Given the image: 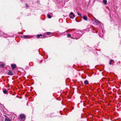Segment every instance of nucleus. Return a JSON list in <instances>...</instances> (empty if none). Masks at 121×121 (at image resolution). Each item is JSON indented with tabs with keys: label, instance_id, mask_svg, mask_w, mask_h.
<instances>
[{
	"label": "nucleus",
	"instance_id": "1",
	"mask_svg": "<svg viewBox=\"0 0 121 121\" xmlns=\"http://www.w3.org/2000/svg\"><path fill=\"white\" fill-rule=\"evenodd\" d=\"M69 17L70 18H73V17H75V16L73 12H71L70 13Z\"/></svg>",
	"mask_w": 121,
	"mask_h": 121
},
{
	"label": "nucleus",
	"instance_id": "2",
	"mask_svg": "<svg viewBox=\"0 0 121 121\" xmlns=\"http://www.w3.org/2000/svg\"><path fill=\"white\" fill-rule=\"evenodd\" d=\"M20 117L22 120L24 119V120L25 118V116L24 114H21L20 115Z\"/></svg>",
	"mask_w": 121,
	"mask_h": 121
},
{
	"label": "nucleus",
	"instance_id": "3",
	"mask_svg": "<svg viewBox=\"0 0 121 121\" xmlns=\"http://www.w3.org/2000/svg\"><path fill=\"white\" fill-rule=\"evenodd\" d=\"M12 68L13 69H14L16 67V65L15 64H12L11 65Z\"/></svg>",
	"mask_w": 121,
	"mask_h": 121
},
{
	"label": "nucleus",
	"instance_id": "4",
	"mask_svg": "<svg viewBox=\"0 0 121 121\" xmlns=\"http://www.w3.org/2000/svg\"><path fill=\"white\" fill-rule=\"evenodd\" d=\"M95 22L96 23H99L100 24H102L101 22H100L98 20L96 19L95 18Z\"/></svg>",
	"mask_w": 121,
	"mask_h": 121
},
{
	"label": "nucleus",
	"instance_id": "5",
	"mask_svg": "<svg viewBox=\"0 0 121 121\" xmlns=\"http://www.w3.org/2000/svg\"><path fill=\"white\" fill-rule=\"evenodd\" d=\"M83 19L85 20H87V17L86 16H84L83 17Z\"/></svg>",
	"mask_w": 121,
	"mask_h": 121
},
{
	"label": "nucleus",
	"instance_id": "6",
	"mask_svg": "<svg viewBox=\"0 0 121 121\" xmlns=\"http://www.w3.org/2000/svg\"><path fill=\"white\" fill-rule=\"evenodd\" d=\"M8 74L9 75H13V73H12V71L11 70H9V72L8 73Z\"/></svg>",
	"mask_w": 121,
	"mask_h": 121
},
{
	"label": "nucleus",
	"instance_id": "7",
	"mask_svg": "<svg viewBox=\"0 0 121 121\" xmlns=\"http://www.w3.org/2000/svg\"><path fill=\"white\" fill-rule=\"evenodd\" d=\"M42 34H40V35H38L37 36V38H41L42 37H42Z\"/></svg>",
	"mask_w": 121,
	"mask_h": 121
},
{
	"label": "nucleus",
	"instance_id": "8",
	"mask_svg": "<svg viewBox=\"0 0 121 121\" xmlns=\"http://www.w3.org/2000/svg\"><path fill=\"white\" fill-rule=\"evenodd\" d=\"M5 65L3 64L2 63L0 62V66L3 67Z\"/></svg>",
	"mask_w": 121,
	"mask_h": 121
},
{
	"label": "nucleus",
	"instance_id": "9",
	"mask_svg": "<svg viewBox=\"0 0 121 121\" xmlns=\"http://www.w3.org/2000/svg\"><path fill=\"white\" fill-rule=\"evenodd\" d=\"M103 1L104 4H107V1L106 0H103Z\"/></svg>",
	"mask_w": 121,
	"mask_h": 121
},
{
	"label": "nucleus",
	"instance_id": "10",
	"mask_svg": "<svg viewBox=\"0 0 121 121\" xmlns=\"http://www.w3.org/2000/svg\"><path fill=\"white\" fill-rule=\"evenodd\" d=\"M84 83L85 84H88V81L87 80H86L84 82Z\"/></svg>",
	"mask_w": 121,
	"mask_h": 121
},
{
	"label": "nucleus",
	"instance_id": "11",
	"mask_svg": "<svg viewBox=\"0 0 121 121\" xmlns=\"http://www.w3.org/2000/svg\"><path fill=\"white\" fill-rule=\"evenodd\" d=\"M3 92L5 94H7V91L6 89H4L3 90Z\"/></svg>",
	"mask_w": 121,
	"mask_h": 121
},
{
	"label": "nucleus",
	"instance_id": "12",
	"mask_svg": "<svg viewBox=\"0 0 121 121\" xmlns=\"http://www.w3.org/2000/svg\"><path fill=\"white\" fill-rule=\"evenodd\" d=\"M99 36L100 37H102L103 36V34L102 33H99Z\"/></svg>",
	"mask_w": 121,
	"mask_h": 121
},
{
	"label": "nucleus",
	"instance_id": "13",
	"mask_svg": "<svg viewBox=\"0 0 121 121\" xmlns=\"http://www.w3.org/2000/svg\"><path fill=\"white\" fill-rule=\"evenodd\" d=\"M4 121H11L10 119L8 118H5Z\"/></svg>",
	"mask_w": 121,
	"mask_h": 121
},
{
	"label": "nucleus",
	"instance_id": "14",
	"mask_svg": "<svg viewBox=\"0 0 121 121\" xmlns=\"http://www.w3.org/2000/svg\"><path fill=\"white\" fill-rule=\"evenodd\" d=\"M47 16L49 18H51V16L50 15V14H48Z\"/></svg>",
	"mask_w": 121,
	"mask_h": 121
},
{
	"label": "nucleus",
	"instance_id": "15",
	"mask_svg": "<svg viewBox=\"0 0 121 121\" xmlns=\"http://www.w3.org/2000/svg\"><path fill=\"white\" fill-rule=\"evenodd\" d=\"M71 37V35L70 34H68L67 35V37L68 38L70 37Z\"/></svg>",
	"mask_w": 121,
	"mask_h": 121
},
{
	"label": "nucleus",
	"instance_id": "16",
	"mask_svg": "<svg viewBox=\"0 0 121 121\" xmlns=\"http://www.w3.org/2000/svg\"><path fill=\"white\" fill-rule=\"evenodd\" d=\"M78 15L80 16L81 17H82V16L81 15V14L80 13H79L78 12Z\"/></svg>",
	"mask_w": 121,
	"mask_h": 121
},
{
	"label": "nucleus",
	"instance_id": "17",
	"mask_svg": "<svg viewBox=\"0 0 121 121\" xmlns=\"http://www.w3.org/2000/svg\"><path fill=\"white\" fill-rule=\"evenodd\" d=\"M48 35H50L51 34V33L50 32H47L46 33Z\"/></svg>",
	"mask_w": 121,
	"mask_h": 121
},
{
	"label": "nucleus",
	"instance_id": "18",
	"mask_svg": "<svg viewBox=\"0 0 121 121\" xmlns=\"http://www.w3.org/2000/svg\"><path fill=\"white\" fill-rule=\"evenodd\" d=\"M113 61V60H110V61L109 62V64L110 65H111V64H112L111 61Z\"/></svg>",
	"mask_w": 121,
	"mask_h": 121
},
{
	"label": "nucleus",
	"instance_id": "19",
	"mask_svg": "<svg viewBox=\"0 0 121 121\" xmlns=\"http://www.w3.org/2000/svg\"><path fill=\"white\" fill-rule=\"evenodd\" d=\"M28 36L27 35H24L23 36V37L24 38H26V37Z\"/></svg>",
	"mask_w": 121,
	"mask_h": 121
},
{
	"label": "nucleus",
	"instance_id": "20",
	"mask_svg": "<svg viewBox=\"0 0 121 121\" xmlns=\"http://www.w3.org/2000/svg\"><path fill=\"white\" fill-rule=\"evenodd\" d=\"M46 37V36L45 35H43V38H45Z\"/></svg>",
	"mask_w": 121,
	"mask_h": 121
},
{
	"label": "nucleus",
	"instance_id": "21",
	"mask_svg": "<svg viewBox=\"0 0 121 121\" xmlns=\"http://www.w3.org/2000/svg\"><path fill=\"white\" fill-rule=\"evenodd\" d=\"M26 8H27L28 6L27 4H26Z\"/></svg>",
	"mask_w": 121,
	"mask_h": 121
}]
</instances>
